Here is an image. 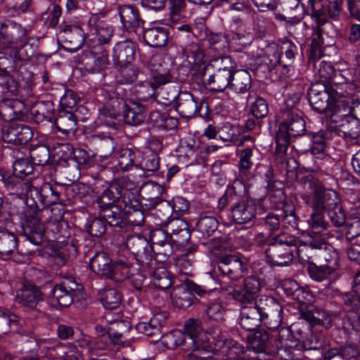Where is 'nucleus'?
I'll return each mask as SVG.
<instances>
[{
	"label": "nucleus",
	"instance_id": "f257e3e1",
	"mask_svg": "<svg viewBox=\"0 0 360 360\" xmlns=\"http://www.w3.org/2000/svg\"><path fill=\"white\" fill-rule=\"evenodd\" d=\"M60 205V193L50 183H44L40 188L30 186L27 193L26 206L20 213L23 236L31 243H42L44 224L41 222V210L44 206L56 205L51 212H56Z\"/></svg>",
	"mask_w": 360,
	"mask_h": 360
},
{
	"label": "nucleus",
	"instance_id": "f03ea898",
	"mask_svg": "<svg viewBox=\"0 0 360 360\" xmlns=\"http://www.w3.org/2000/svg\"><path fill=\"white\" fill-rule=\"evenodd\" d=\"M185 333L180 330H173L162 336V345L171 349L179 347L190 351L186 360H210L212 345L207 331H205L200 321L194 319L187 320L184 324Z\"/></svg>",
	"mask_w": 360,
	"mask_h": 360
},
{
	"label": "nucleus",
	"instance_id": "7ed1b4c3",
	"mask_svg": "<svg viewBox=\"0 0 360 360\" xmlns=\"http://www.w3.org/2000/svg\"><path fill=\"white\" fill-rule=\"evenodd\" d=\"M28 30L20 24L6 20L0 23V67L17 64L32 57L34 46L28 42Z\"/></svg>",
	"mask_w": 360,
	"mask_h": 360
},
{
	"label": "nucleus",
	"instance_id": "20e7f679",
	"mask_svg": "<svg viewBox=\"0 0 360 360\" xmlns=\"http://www.w3.org/2000/svg\"><path fill=\"white\" fill-rule=\"evenodd\" d=\"M344 96L338 86L335 89L319 82L312 84L308 91V100L314 110L320 114L326 112L331 121H338L340 112L349 111L347 107L341 108Z\"/></svg>",
	"mask_w": 360,
	"mask_h": 360
},
{
	"label": "nucleus",
	"instance_id": "39448f33",
	"mask_svg": "<svg viewBox=\"0 0 360 360\" xmlns=\"http://www.w3.org/2000/svg\"><path fill=\"white\" fill-rule=\"evenodd\" d=\"M297 245L296 239L283 234L274 238L273 243L268 244L265 254L268 262L276 266H287L293 259L292 247Z\"/></svg>",
	"mask_w": 360,
	"mask_h": 360
},
{
	"label": "nucleus",
	"instance_id": "423d86ee",
	"mask_svg": "<svg viewBox=\"0 0 360 360\" xmlns=\"http://www.w3.org/2000/svg\"><path fill=\"white\" fill-rule=\"evenodd\" d=\"M110 278L116 282H121L130 279L131 283L136 289H140L146 276L134 266V257L133 256H120L111 266Z\"/></svg>",
	"mask_w": 360,
	"mask_h": 360
},
{
	"label": "nucleus",
	"instance_id": "0eeeda50",
	"mask_svg": "<svg viewBox=\"0 0 360 360\" xmlns=\"http://www.w3.org/2000/svg\"><path fill=\"white\" fill-rule=\"evenodd\" d=\"M234 63L229 56L218 57L213 59L207 67L216 68V72L209 75L207 83L212 86L214 91L222 92L226 88H229L232 73L234 69Z\"/></svg>",
	"mask_w": 360,
	"mask_h": 360
},
{
	"label": "nucleus",
	"instance_id": "6e6552de",
	"mask_svg": "<svg viewBox=\"0 0 360 360\" xmlns=\"http://www.w3.org/2000/svg\"><path fill=\"white\" fill-rule=\"evenodd\" d=\"M310 185L313 189L311 198L307 194H302L301 198L310 205L311 210L327 212L340 202L338 193L333 190L326 189L319 181L311 180Z\"/></svg>",
	"mask_w": 360,
	"mask_h": 360
},
{
	"label": "nucleus",
	"instance_id": "1a4fd4ad",
	"mask_svg": "<svg viewBox=\"0 0 360 360\" xmlns=\"http://www.w3.org/2000/svg\"><path fill=\"white\" fill-rule=\"evenodd\" d=\"M222 248L220 246L214 251L219 272L232 280L241 278L247 271L246 264L239 257L222 251Z\"/></svg>",
	"mask_w": 360,
	"mask_h": 360
},
{
	"label": "nucleus",
	"instance_id": "9d476101",
	"mask_svg": "<svg viewBox=\"0 0 360 360\" xmlns=\"http://www.w3.org/2000/svg\"><path fill=\"white\" fill-rule=\"evenodd\" d=\"M210 342L212 345V355L214 352L221 350L222 354L227 355L226 359L238 360V359H245L243 354L245 352V348L237 342L226 338L225 333L218 328L210 329L207 331ZM212 359L211 357L210 360Z\"/></svg>",
	"mask_w": 360,
	"mask_h": 360
},
{
	"label": "nucleus",
	"instance_id": "9b49d317",
	"mask_svg": "<svg viewBox=\"0 0 360 360\" xmlns=\"http://www.w3.org/2000/svg\"><path fill=\"white\" fill-rule=\"evenodd\" d=\"M252 305L257 309L262 323L270 329L277 328L282 321V307L274 297L262 295L253 302Z\"/></svg>",
	"mask_w": 360,
	"mask_h": 360
},
{
	"label": "nucleus",
	"instance_id": "f8f14e48",
	"mask_svg": "<svg viewBox=\"0 0 360 360\" xmlns=\"http://www.w3.org/2000/svg\"><path fill=\"white\" fill-rule=\"evenodd\" d=\"M137 184L133 182L127 191L123 193V203L125 206V219L132 226H139L143 225L144 214L141 202L137 196Z\"/></svg>",
	"mask_w": 360,
	"mask_h": 360
},
{
	"label": "nucleus",
	"instance_id": "ddd939ff",
	"mask_svg": "<svg viewBox=\"0 0 360 360\" xmlns=\"http://www.w3.org/2000/svg\"><path fill=\"white\" fill-rule=\"evenodd\" d=\"M125 245L130 252L129 256H133L134 261L139 262L143 266L153 267L152 249L146 238L140 235H131L127 237Z\"/></svg>",
	"mask_w": 360,
	"mask_h": 360
},
{
	"label": "nucleus",
	"instance_id": "4468645a",
	"mask_svg": "<svg viewBox=\"0 0 360 360\" xmlns=\"http://www.w3.org/2000/svg\"><path fill=\"white\" fill-rule=\"evenodd\" d=\"M299 48L292 40L283 39L269 54V65L274 68L277 65L283 68L290 67L297 55Z\"/></svg>",
	"mask_w": 360,
	"mask_h": 360
},
{
	"label": "nucleus",
	"instance_id": "2eb2a0df",
	"mask_svg": "<svg viewBox=\"0 0 360 360\" xmlns=\"http://www.w3.org/2000/svg\"><path fill=\"white\" fill-rule=\"evenodd\" d=\"M260 288L259 280L252 275L243 279L242 286L229 290V294L240 304H252Z\"/></svg>",
	"mask_w": 360,
	"mask_h": 360
},
{
	"label": "nucleus",
	"instance_id": "dca6fc26",
	"mask_svg": "<svg viewBox=\"0 0 360 360\" xmlns=\"http://www.w3.org/2000/svg\"><path fill=\"white\" fill-rule=\"evenodd\" d=\"M60 208L56 212H52L53 219H50L46 228L44 226V236L42 242L45 239L56 240L57 243H62L66 238V228L68 226L65 221L63 220L65 213L64 205H60Z\"/></svg>",
	"mask_w": 360,
	"mask_h": 360
},
{
	"label": "nucleus",
	"instance_id": "f3484780",
	"mask_svg": "<svg viewBox=\"0 0 360 360\" xmlns=\"http://www.w3.org/2000/svg\"><path fill=\"white\" fill-rule=\"evenodd\" d=\"M207 108V103L195 98L188 91H181L178 94L176 110L179 114L186 118H191L199 114L203 107Z\"/></svg>",
	"mask_w": 360,
	"mask_h": 360
},
{
	"label": "nucleus",
	"instance_id": "a211bd4d",
	"mask_svg": "<svg viewBox=\"0 0 360 360\" xmlns=\"http://www.w3.org/2000/svg\"><path fill=\"white\" fill-rule=\"evenodd\" d=\"M79 285L71 276H65L60 284H57L52 290L53 302L63 307H69L73 302V295L78 290Z\"/></svg>",
	"mask_w": 360,
	"mask_h": 360
},
{
	"label": "nucleus",
	"instance_id": "6ab92c4d",
	"mask_svg": "<svg viewBox=\"0 0 360 360\" xmlns=\"http://www.w3.org/2000/svg\"><path fill=\"white\" fill-rule=\"evenodd\" d=\"M32 136L33 131L31 127L22 124H11L1 130L2 140L11 144H27Z\"/></svg>",
	"mask_w": 360,
	"mask_h": 360
},
{
	"label": "nucleus",
	"instance_id": "aec40b11",
	"mask_svg": "<svg viewBox=\"0 0 360 360\" xmlns=\"http://www.w3.org/2000/svg\"><path fill=\"white\" fill-rule=\"evenodd\" d=\"M186 66L196 71H200L203 77L207 68L205 66V56L202 49L196 42H192L182 48Z\"/></svg>",
	"mask_w": 360,
	"mask_h": 360
},
{
	"label": "nucleus",
	"instance_id": "412c9836",
	"mask_svg": "<svg viewBox=\"0 0 360 360\" xmlns=\"http://www.w3.org/2000/svg\"><path fill=\"white\" fill-rule=\"evenodd\" d=\"M88 26L89 27L88 37L91 40L97 41L100 44H107L112 36V29L105 22L100 20V16L94 13L89 18Z\"/></svg>",
	"mask_w": 360,
	"mask_h": 360
},
{
	"label": "nucleus",
	"instance_id": "4be33fe9",
	"mask_svg": "<svg viewBox=\"0 0 360 360\" xmlns=\"http://www.w3.org/2000/svg\"><path fill=\"white\" fill-rule=\"evenodd\" d=\"M43 300V296L38 288L30 283L23 284L16 292L15 300L22 307L34 309L38 303Z\"/></svg>",
	"mask_w": 360,
	"mask_h": 360
},
{
	"label": "nucleus",
	"instance_id": "5701e85b",
	"mask_svg": "<svg viewBox=\"0 0 360 360\" xmlns=\"http://www.w3.org/2000/svg\"><path fill=\"white\" fill-rule=\"evenodd\" d=\"M324 245V238L319 235L308 234L304 240H300L298 247H295L299 258L303 262H310L314 257H316L319 248Z\"/></svg>",
	"mask_w": 360,
	"mask_h": 360
},
{
	"label": "nucleus",
	"instance_id": "b1692460",
	"mask_svg": "<svg viewBox=\"0 0 360 360\" xmlns=\"http://www.w3.org/2000/svg\"><path fill=\"white\" fill-rule=\"evenodd\" d=\"M65 48L75 52L79 50L84 42V33L82 29L76 25H65L60 32Z\"/></svg>",
	"mask_w": 360,
	"mask_h": 360
},
{
	"label": "nucleus",
	"instance_id": "393cba45",
	"mask_svg": "<svg viewBox=\"0 0 360 360\" xmlns=\"http://www.w3.org/2000/svg\"><path fill=\"white\" fill-rule=\"evenodd\" d=\"M0 117L5 122L25 118V107L17 99H4L0 103Z\"/></svg>",
	"mask_w": 360,
	"mask_h": 360
},
{
	"label": "nucleus",
	"instance_id": "a878e982",
	"mask_svg": "<svg viewBox=\"0 0 360 360\" xmlns=\"http://www.w3.org/2000/svg\"><path fill=\"white\" fill-rule=\"evenodd\" d=\"M304 129V120L298 115L290 113L288 117L280 124L277 133L291 140L292 137L302 134Z\"/></svg>",
	"mask_w": 360,
	"mask_h": 360
},
{
	"label": "nucleus",
	"instance_id": "bb28decb",
	"mask_svg": "<svg viewBox=\"0 0 360 360\" xmlns=\"http://www.w3.org/2000/svg\"><path fill=\"white\" fill-rule=\"evenodd\" d=\"M136 51L135 44L131 41L117 43L112 50V57L120 67L129 65L134 60Z\"/></svg>",
	"mask_w": 360,
	"mask_h": 360
},
{
	"label": "nucleus",
	"instance_id": "cd10ccee",
	"mask_svg": "<svg viewBox=\"0 0 360 360\" xmlns=\"http://www.w3.org/2000/svg\"><path fill=\"white\" fill-rule=\"evenodd\" d=\"M256 207L251 200L235 204L231 210V218L236 224H243L250 221L255 217Z\"/></svg>",
	"mask_w": 360,
	"mask_h": 360
},
{
	"label": "nucleus",
	"instance_id": "c85d7f7f",
	"mask_svg": "<svg viewBox=\"0 0 360 360\" xmlns=\"http://www.w3.org/2000/svg\"><path fill=\"white\" fill-rule=\"evenodd\" d=\"M118 13L123 26L129 32H135L141 26L142 20L138 8L134 6H120L118 8Z\"/></svg>",
	"mask_w": 360,
	"mask_h": 360
},
{
	"label": "nucleus",
	"instance_id": "c756f323",
	"mask_svg": "<svg viewBox=\"0 0 360 360\" xmlns=\"http://www.w3.org/2000/svg\"><path fill=\"white\" fill-rule=\"evenodd\" d=\"M167 319L165 312L158 313L153 316L148 321L139 322L136 326V329L139 333L147 336H155L159 338L161 334V328Z\"/></svg>",
	"mask_w": 360,
	"mask_h": 360
},
{
	"label": "nucleus",
	"instance_id": "7c9ffc66",
	"mask_svg": "<svg viewBox=\"0 0 360 360\" xmlns=\"http://www.w3.org/2000/svg\"><path fill=\"white\" fill-rule=\"evenodd\" d=\"M167 319L165 312L158 313L153 316L148 321L139 322L136 326V329L139 333L147 336H155L159 338L161 334V328Z\"/></svg>",
	"mask_w": 360,
	"mask_h": 360
},
{
	"label": "nucleus",
	"instance_id": "2f4dec72",
	"mask_svg": "<svg viewBox=\"0 0 360 360\" xmlns=\"http://www.w3.org/2000/svg\"><path fill=\"white\" fill-rule=\"evenodd\" d=\"M240 325L247 331L255 330L261 323L262 316L252 304H240Z\"/></svg>",
	"mask_w": 360,
	"mask_h": 360
},
{
	"label": "nucleus",
	"instance_id": "473e14b6",
	"mask_svg": "<svg viewBox=\"0 0 360 360\" xmlns=\"http://www.w3.org/2000/svg\"><path fill=\"white\" fill-rule=\"evenodd\" d=\"M173 288L171 299L173 304L180 309L191 307L195 300L194 295L189 290L185 281Z\"/></svg>",
	"mask_w": 360,
	"mask_h": 360
},
{
	"label": "nucleus",
	"instance_id": "72a5a7b5",
	"mask_svg": "<svg viewBox=\"0 0 360 360\" xmlns=\"http://www.w3.org/2000/svg\"><path fill=\"white\" fill-rule=\"evenodd\" d=\"M354 82L355 77L351 73L350 70L337 72L332 80L333 87L337 89V86H338L339 91L342 92L347 98L354 95V92L356 88Z\"/></svg>",
	"mask_w": 360,
	"mask_h": 360
},
{
	"label": "nucleus",
	"instance_id": "f704fd0d",
	"mask_svg": "<svg viewBox=\"0 0 360 360\" xmlns=\"http://www.w3.org/2000/svg\"><path fill=\"white\" fill-rule=\"evenodd\" d=\"M160 168V158L157 153L147 151L143 153L141 161H138L136 167V176L141 178L148 176V172H155Z\"/></svg>",
	"mask_w": 360,
	"mask_h": 360
},
{
	"label": "nucleus",
	"instance_id": "c9c22d12",
	"mask_svg": "<svg viewBox=\"0 0 360 360\" xmlns=\"http://www.w3.org/2000/svg\"><path fill=\"white\" fill-rule=\"evenodd\" d=\"M124 122L132 126H137L143 122L146 110L142 105L136 103H124L123 106Z\"/></svg>",
	"mask_w": 360,
	"mask_h": 360
},
{
	"label": "nucleus",
	"instance_id": "e433bc0d",
	"mask_svg": "<svg viewBox=\"0 0 360 360\" xmlns=\"http://www.w3.org/2000/svg\"><path fill=\"white\" fill-rule=\"evenodd\" d=\"M111 259L104 252H97L90 259V266L98 275L107 278L110 275Z\"/></svg>",
	"mask_w": 360,
	"mask_h": 360
},
{
	"label": "nucleus",
	"instance_id": "4c0bfd02",
	"mask_svg": "<svg viewBox=\"0 0 360 360\" xmlns=\"http://www.w3.org/2000/svg\"><path fill=\"white\" fill-rule=\"evenodd\" d=\"M252 79L250 73L245 70L233 71L229 89L237 94H244L251 87Z\"/></svg>",
	"mask_w": 360,
	"mask_h": 360
},
{
	"label": "nucleus",
	"instance_id": "58836bf2",
	"mask_svg": "<svg viewBox=\"0 0 360 360\" xmlns=\"http://www.w3.org/2000/svg\"><path fill=\"white\" fill-rule=\"evenodd\" d=\"M64 134L76 129L77 115L69 110H59L58 116L53 120V124Z\"/></svg>",
	"mask_w": 360,
	"mask_h": 360
},
{
	"label": "nucleus",
	"instance_id": "ea45409f",
	"mask_svg": "<svg viewBox=\"0 0 360 360\" xmlns=\"http://www.w3.org/2000/svg\"><path fill=\"white\" fill-rule=\"evenodd\" d=\"M167 38V30L162 27L154 26L143 31V39L146 43L152 47L163 46Z\"/></svg>",
	"mask_w": 360,
	"mask_h": 360
},
{
	"label": "nucleus",
	"instance_id": "a19ab883",
	"mask_svg": "<svg viewBox=\"0 0 360 360\" xmlns=\"http://www.w3.org/2000/svg\"><path fill=\"white\" fill-rule=\"evenodd\" d=\"M332 122L339 123L338 126L340 127V131L347 137L356 139L360 134V123L351 114L339 117L338 121Z\"/></svg>",
	"mask_w": 360,
	"mask_h": 360
},
{
	"label": "nucleus",
	"instance_id": "79ce46f5",
	"mask_svg": "<svg viewBox=\"0 0 360 360\" xmlns=\"http://www.w3.org/2000/svg\"><path fill=\"white\" fill-rule=\"evenodd\" d=\"M316 257L320 262L324 261L323 265L328 266L329 270H335L339 266V255L336 250L330 244L326 242L324 245L319 248Z\"/></svg>",
	"mask_w": 360,
	"mask_h": 360
},
{
	"label": "nucleus",
	"instance_id": "37998d69",
	"mask_svg": "<svg viewBox=\"0 0 360 360\" xmlns=\"http://www.w3.org/2000/svg\"><path fill=\"white\" fill-rule=\"evenodd\" d=\"M104 221L110 226H121L125 219V209L123 210L121 205H112L101 210Z\"/></svg>",
	"mask_w": 360,
	"mask_h": 360
},
{
	"label": "nucleus",
	"instance_id": "c03bdc74",
	"mask_svg": "<svg viewBox=\"0 0 360 360\" xmlns=\"http://www.w3.org/2000/svg\"><path fill=\"white\" fill-rule=\"evenodd\" d=\"M219 146L214 144H207L202 141H195V149L193 151V158H191L190 165L205 164L210 154L216 152Z\"/></svg>",
	"mask_w": 360,
	"mask_h": 360
},
{
	"label": "nucleus",
	"instance_id": "a18cd8bd",
	"mask_svg": "<svg viewBox=\"0 0 360 360\" xmlns=\"http://www.w3.org/2000/svg\"><path fill=\"white\" fill-rule=\"evenodd\" d=\"M122 195L121 188L117 184H112L105 188L97 199L100 210L117 205L116 202L120 200Z\"/></svg>",
	"mask_w": 360,
	"mask_h": 360
},
{
	"label": "nucleus",
	"instance_id": "49530a36",
	"mask_svg": "<svg viewBox=\"0 0 360 360\" xmlns=\"http://www.w3.org/2000/svg\"><path fill=\"white\" fill-rule=\"evenodd\" d=\"M18 248L16 235L7 229L0 230V257L11 255Z\"/></svg>",
	"mask_w": 360,
	"mask_h": 360
},
{
	"label": "nucleus",
	"instance_id": "de8ad7c7",
	"mask_svg": "<svg viewBox=\"0 0 360 360\" xmlns=\"http://www.w3.org/2000/svg\"><path fill=\"white\" fill-rule=\"evenodd\" d=\"M136 159V154L134 150L128 148L122 149L117 157L116 167L122 172L136 170V167L138 165V161Z\"/></svg>",
	"mask_w": 360,
	"mask_h": 360
},
{
	"label": "nucleus",
	"instance_id": "09e8293b",
	"mask_svg": "<svg viewBox=\"0 0 360 360\" xmlns=\"http://www.w3.org/2000/svg\"><path fill=\"white\" fill-rule=\"evenodd\" d=\"M89 160L88 153L82 149H74L72 157L70 162H68L69 170L72 172L71 181H74L80 176L79 166L86 165Z\"/></svg>",
	"mask_w": 360,
	"mask_h": 360
},
{
	"label": "nucleus",
	"instance_id": "8fccbe9b",
	"mask_svg": "<svg viewBox=\"0 0 360 360\" xmlns=\"http://www.w3.org/2000/svg\"><path fill=\"white\" fill-rule=\"evenodd\" d=\"M152 278L154 285L162 290L168 289L174 283L172 274L163 266L155 267Z\"/></svg>",
	"mask_w": 360,
	"mask_h": 360
},
{
	"label": "nucleus",
	"instance_id": "3c124183",
	"mask_svg": "<svg viewBox=\"0 0 360 360\" xmlns=\"http://www.w3.org/2000/svg\"><path fill=\"white\" fill-rule=\"evenodd\" d=\"M194 256L191 252H186L178 257L175 260V266L179 276H193L194 269Z\"/></svg>",
	"mask_w": 360,
	"mask_h": 360
},
{
	"label": "nucleus",
	"instance_id": "603ef678",
	"mask_svg": "<svg viewBox=\"0 0 360 360\" xmlns=\"http://www.w3.org/2000/svg\"><path fill=\"white\" fill-rule=\"evenodd\" d=\"M314 69V73L321 79V84H330V86H333L332 80L337 72L335 71L333 66L331 63L321 60L316 63V68L312 66Z\"/></svg>",
	"mask_w": 360,
	"mask_h": 360
},
{
	"label": "nucleus",
	"instance_id": "864d4df0",
	"mask_svg": "<svg viewBox=\"0 0 360 360\" xmlns=\"http://www.w3.org/2000/svg\"><path fill=\"white\" fill-rule=\"evenodd\" d=\"M18 91V84L6 70L0 72V94L6 96H15Z\"/></svg>",
	"mask_w": 360,
	"mask_h": 360
},
{
	"label": "nucleus",
	"instance_id": "5fc2aeb1",
	"mask_svg": "<svg viewBox=\"0 0 360 360\" xmlns=\"http://www.w3.org/2000/svg\"><path fill=\"white\" fill-rule=\"evenodd\" d=\"M342 298L345 306L355 307L360 304V271L354 276L352 291L343 294Z\"/></svg>",
	"mask_w": 360,
	"mask_h": 360
},
{
	"label": "nucleus",
	"instance_id": "6e6d98bb",
	"mask_svg": "<svg viewBox=\"0 0 360 360\" xmlns=\"http://www.w3.org/2000/svg\"><path fill=\"white\" fill-rule=\"evenodd\" d=\"M195 146V141L192 138L181 140L176 148V156L179 162L190 165V160L193 158V151Z\"/></svg>",
	"mask_w": 360,
	"mask_h": 360
},
{
	"label": "nucleus",
	"instance_id": "4d7b16f0",
	"mask_svg": "<svg viewBox=\"0 0 360 360\" xmlns=\"http://www.w3.org/2000/svg\"><path fill=\"white\" fill-rule=\"evenodd\" d=\"M129 329V326L127 322L121 321L112 323L108 335L110 337V344L117 345L118 348L124 345L125 338L123 337L122 333L128 331Z\"/></svg>",
	"mask_w": 360,
	"mask_h": 360
},
{
	"label": "nucleus",
	"instance_id": "13d9d810",
	"mask_svg": "<svg viewBox=\"0 0 360 360\" xmlns=\"http://www.w3.org/2000/svg\"><path fill=\"white\" fill-rule=\"evenodd\" d=\"M100 300L105 308L117 309L121 303V295L114 288L104 289L99 293Z\"/></svg>",
	"mask_w": 360,
	"mask_h": 360
},
{
	"label": "nucleus",
	"instance_id": "bf43d9fd",
	"mask_svg": "<svg viewBox=\"0 0 360 360\" xmlns=\"http://www.w3.org/2000/svg\"><path fill=\"white\" fill-rule=\"evenodd\" d=\"M150 247L152 249L151 254L153 255V262L155 261V263L166 262L174 251L172 243L170 240L160 245H150Z\"/></svg>",
	"mask_w": 360,
	"mask_h": 360
},
{
	"label": "nucleus",
	"instance_id": "052dcab7",
	"mask_svg": "<svg viewBox=\"0 0 360 360\" xmlns=\"http://www.w3.org/2000/svg\"><path fill=\"white\" fill-rule=\"evenodd\" d=\"M172 75L169 71L163 68L160 65H153L150 69V81L158 88L164 86L171 82Z\"/></svg>",
	"mask_w": 360,
	"mask_h": 360
},
{
	"label": "nucleus",
	"instance_id": "680f3d73",
	"mask_svg": "<svg viewBox=\"0 0 360 360\" xmlns=\"http://www.w3.org/2000/svg\"><path fill=\"white\" fill-rule=\"evenodd\" d=\"M218 135L223 141L236 144L238 141L240 129L237 126L224 122L218 127Z\"/></svg>",
	"mask_w": 360,
	"mask_h": 360
},
{
	"label": "nucleus",
	"instance_id": "e2e57ef3",
	"mask_svg": "<svg viewBox=\"0 0 360 360\" xmlns=\"http://www.w3.org/2000/svg\"><path fill=\"white\" fill-rule=\"evenodd\" d=\"M252 148H245L241 150L239 161V175L243 179H252L253 177L249 172L252 166Z\"/></svg>",
	"mask_w": 360,
	"mask_h": 360
},
{
	"label": "nucleus",
	"instance_id": "0e129e2a",
	"mask_svg": "<svg viewBox=\"0 0 360 360\" xmlns=\"http://www.w3.org/2000/svg\"><path fill=\"white\" fill-rule=\"evenodd\" d=\"M158 87H156L150 80L139 82L136 87L137 98L143 101H148L151 99L155 100Z\"/></svg>",
	"mask_w": 360,
	"mask_h": 360
},
{
	"label": "nucleus",
	"instance_id": "69168bd1",
	"mask_svg": "<svg viewBox=\"0 0 360 360\" xmlns=\"http://www.w3.org/2000/svg\"><path fill=\"white\" fill-rule=\"evenodd\" d=\"M269 339V334L264 330H256L252 335L248 336L251 348L259 354L264 353Z\"/></svg>",
	"mask_w": 360,
	"mask_h": 360
},
{
	"label": "nucleus",
	"instance_id": "338daca9",
	"mask_svg": "<svg viewBox=\"0 0 360 360\" xmlns=\"http://www.w3.org/2000/svg\"><path fill=\"white\" fill-rule=\"evenodd\" d=\"M323 56L322 39L321 30H317L316 37L311 40L309 55L308 56V63L309 65L316 68V63L319 62Z\"/></svg>",
	"mask_w": 360,
	"mask_h": 360
},
{
	"label": "nucleus",
	"instance_id": "774afa93",
	"mask_svg": "<svg viewBox=\"0 0 360 360\" xmlns=\"http://www.w3.org/2000/svg\"><path fill=\"white\" fill-rule=\"evenodd\" d=\"M324 212L312 210L307 223L312 229L314 235H318V233L326 231L328 226V222L326 221Z\"/></svg>",
	"mask_w": 360,
	"mask_h": 360
}]
</instances>
